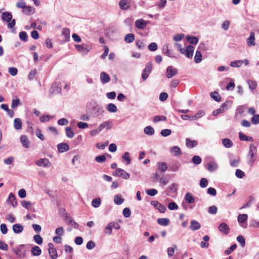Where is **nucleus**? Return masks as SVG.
I'll use <instances>...</instances> for the list:
<instances>
[{"instance_id": "1", "label": "nucleus", "mask_w": 259, "mask_h": 259, "mask_svg": "<svg viewBox=\"0 0 259 259\" xmlns=\"http://www.w3.org/2000/svg\"><path fill=\"white\" fill-rule=\"evenodd\" d=\"M2 19L4 21L9 22L8 24V27L9 28H13L16 24V21L15 19H12V15L10 12H4L2 14Z\"/></svg>"}, {"instance_id": "2", "label": "nucleus", "mask_w": 259, "mask_h": 259, "mask_svg": "<svg viewBox=\"0 0 259 259\" xmlns=\"http://www.w3.org/2000/svg\"><path fill=\"white\" fill-rule=\"evenodd\" d=\"M256 155V148L252 144H250L249 147V151L248 153V157L249 158L248 163L250 165H252L256 160L255 157Z\"/></svg>"}, {"instance_id": "3", "label": "nucleus", "mask_w": 259, "mask_h": 259, "mask_svg": "<svg viewBox=\"0 0 259 259\" xmlns=\"http://www.w3.org/2000/svg\"><path fill=\"white\" fill-rule=\"evenodd\" d=\"M232 105V102L230 101H227L224 103L220 107L215 110L212 112V115L217 116L218 114L223 113L225 111L227 110Z\"/></svg>"}, {"instance_id": "4", "label": "nucleus", "mask_w": 259, "mask_h": 259, "mask_svg": "<svg viewBox=\"0 0 259 259\" xmlns=\"http://www.w3.org/2000/svg\"><path fill=\"white\" fill-rule=\"evenodd\" d=\"M113 175L116 177H121L125 180H127L130 177V175L128 172L120 168H116L113 172Z\"/></svg>"}, {"instance_id": "5", "label": "nucleus", "mask_w": 259, "mask_h": 259, "mask_svg": "<svg viewBox=\"0 0 259 259\" xmlns=\"http://www.w3.org/2000/svg\"><path fill=\"white\" fill-rule=\"evenodd\" d=\"M152 70V63L151 62H148L142 73V77L143 80H145L148 77Z\"/></svg>"}, {"instance_id": "6", "label": "nucleus", "mask_w": 259, "mask_h": 259, "mask_svg": "<svg viewBox=\"0 0 259 259\" xmlns=\"http://www.w3.org/2000/svg\"><path fill=\"white\" fill-rule=\"evenodd\" d=\"M24 245H21L17 248L12 249V251L20 258H23L25 256L26 250L24 248Z\"/></svg>"}, {"instance_id": "7", "label": "nucleus", "mask_w": 259, "mask_h": 259, "mask_svg": "<svg viewBox=\"0 0 259 259\" xmlns=\"http://www.w3.org/2000/svg\"><path fill=\"white\" fill-rule=\"evenodd\" d=\"M194 51V47L189 45L186 49L181 50V53L188 58H191Z\"/></svg>"}, {"instance_id": "8", "label": "nucleus", "mask_w": 259, "mask_h": 259, "mask_svg": "<svg viewBox=\"0 0 259 259\" xmlns=\"http://www.w3.org/2000/svg\"><path fill=\"white\" fill-rule=\"evenodd\" d=\"M61 92V86L60 82H54L50 90V92L52 94H60Z\"/></svg>"}, {"instance_id": "9", "label": "nucleus", "mask_w": 259, "mask_h": 259, "mask_svg": "<svg viewBox=\"0 0 259 259\" xmlns=\"http://www.w3.org/2000/svg\"><path fill=\"white\" fill-rule=\"evenodd\" d=\"M178 73V70L177 68L168 66L166 68L165 76L167 78H171L176 75Z\"/></svg>"}, {"instance_id": "10", "label": "nucleus", "mask_w": 259, "mask_h": 259, "mask_svg": "<svg viewBox=\"0 0 259 259\" xmlns=\"http://www.w3.org/2000/svg\"><path fill=\"white\" fill-rule=\"evenodd\" d=\"M35 164L39 166L44 167H49L51 163L47 158H40L35 162Z\"/></svg>"}, {"instance_id": "11", "label": "nucleus", "mask_w": 259, "mask_h": 259, "mask_svg": "<svg viewBox=\"0 0 259 259\" xmlns=\"http://www.w3.org/2000/svg\"><path fill=\"white\" fill-rule=\"evenodd\" d=\"M151 204L156 209H158L161 213L165 212L166 207L163 204L160 203L158 201L153 200L151 201Z\"/></svg>"}, {"instance_id": "12", "label": "nucleus", "mask_w": 259, "mask_h": 259, "mask_svg": "<svg viewBox=\"0 0 259 259\" xmlns=\"http://www.w3.org/2000/svg\"><path fill=\"white\" fill-rule=\"evenodd\" d=\"M48 250L50 257L52 259H57L58 254L56 249L54 248V245L52 243L48 244Z\"/></svg>"}, {"instance_id": "13", "label": "nucleus", "mask_w": 259, "mask_h": 259, "mask_svg": "<svg viewBox=\"0 0 259 259\" xmlns=\"http://www.w3.org/2000/svg\"><path fill=\"white\" fill-rule=\"evenodd\" d=\"M85 45H75L77 50L81 54H87L91 49L90 47H86Z\"/></svg>"}, {"instance_id": "14", "label": "nucleus", "mask_w": 259, "mask_h": 259, "mask_svg": "<svg viewBox=\"0 0 259 259\" xmlns=\"http://www.w3.org/2000/svg\"><path fill=\"white\" fill-rule=\"evenodd\" d=\"M149 22L143 19H139L135 21V26L139 29H144Z\"/></svg>"}, {"instance_id": "15", "label": "nucleus", "mask_w": 259, "mask_h": 259, "mask_svg": "<svg viewBox=\"0 0 259 259\" xmlns=\"http://www.w3.org/2000/svg\"><path fill=\"white\" fill-rule=\"evenodd\" d=\"M248 218V215L246 214H239L238 216V221L240 224H241L242 227L246 228L247 223L244 225V223L246 222Z\"/></svg>"}, {"instance_id": "16", "label": "nucleus", "mask_w": 259, "mask_h": 259, "mask_svg": "<svg viewBox=\"0 0 259 259\" xmlns=\"http://www.w3.org/2000/svg\"><path fill=\"white\" fill-rule=\"evenodd\" d=\"M112 125L113 124L111 121H107L100 124L98 128H99V131L101 132L104 128H106L107 130L111 129Z\"/></svg>"}, {"instance_id": "17", "label": "nucleus", "mask_w": 259, "mask_h": 259, "mask_svg": "<svg viewBox=\"0 0 259 259\" xmlns=\"http://www.w3.org/2000/svg\"><path fill=\"white\" fill-rule=\"evenodd\" d=\"M219 230L225 235H227L229 233L230 229L226 223H222L220 225L219 227Z\"/></svg>"}, {"instance_id": "18", "label": "nucleus", "mask_w": 259, "mask_h": 259, "mask_svg": "<svg viewBox=\"0 0 259 259\" xmlns=\"http://www.w3.org/2000/svg\"><path fill=\"white\" fill-rule=\"evenodd\" d=\"M66 223L71 226L73 228L77 229L78 227V224L72 219V217L66 215L65 218Z\"/></svg>"}, {"instance_id": "19", "label": "nucleus", "mask_w": 259, "mask_h": 259, "mask_svg": "<svg viewBox=\"0 0 259 259\" xmlns=\"http://www.w3.org/2000/svg\"><path fill=\"white\" fill-rule=\"evenodd\" d=\"M162 53L170 58L175 57L174 53L169 50L167 44H165L163 46L162 48Z\"/></svg>"}, {"instance_id": "20", "label": "nucleus", "mask_w": 259, "mask_h": 259, "mask_svg": "<svg viewBox=\"0 0 259 259\" xmlns=\"http://www.w3.org/2000/svg\"><path fill=\"white\" fill-rule=\"evenodd\" d=\"M100 78L101 80V81L103 83H106L110 81V77L109 75L105 73V72H102L100 73Z\"/></svg>"}, {"instance_id": "21", "label": "nucleus", "mask_w": 259, "mask_h": 259, "mask_svg": "<svg viewBox=\"0 0 259 259\" xmlns=\"http://www.w3.org/2000/svg\"><path fill=\"white\" fill-rule=\"evenodd\" d=\"M7 202L11 204L14 207H15L17 205V202L16 200L15 196L12 193H10Z\"/></svg>"}, {"instance_id": "22", "label": "nucleus", "mask_w": 259, "mask_h": 259, "mask_svg": "<svg viewBox=\"0 0 259 259\" xmlns=\"http://www.w3.org/2000/svg\"><path fill=\"white\" fill-rule=\"evenodd\" d=\"M57 147L59 152L61 153L67 151L69 148L68 144L65 143L59 144Z\"/></svg>"}, {"instance_id": "23", "label": "nucleus", "mask_w": 259, "mask_h": 259, "mask_svg": "<svg viewBox=\"0 0 259 259\" xmlns=\"http://www.w3.org/2000/svg\"><path fill=\"white\" fill-rule=\"evenodd\" d=\"M20 142L22 144L23 146L26 148H28L30 146V142L28 140L27 137L25 135H22L20 137Z\"/></svg>"}, {"instance_id": "24", "label": "nucleus", "mask_w": 259, "mask_h": 259, "mask_svg": "<svg viewBox=\"0 0 259 259\" xmlns=\"http://www.w3.org/2000/svg\"><path fill=\"white\" fill-rule=\"evenodd\" d=\"M247 44L248 46H255V34L253 32H250L249 37L247 39Z\"/></svg>"}, {"instance_id": "25", "label": "nucleus", "mask_w": 259, "mask_h": 259, "mask_svg": "<svg viewBox=\"0 0 259 259\" xmlns=\"http://www.w3.org/2000/svg\"><path fill=\"white\" fill-rule=\"evenodd\" d=\"M201 228L200 224L196 220H192L191 221L190 229L192 231H196Z\"/></svg>"}, {"instance_id": "26", "label": "nucleus", "mask_w": 259, "mask_h": 259, "mask_svg": "<svg viewBox=\"0 0 259 259\" xmlns=\"http://www.w3.org/2000/svg\"><path fill=\"white\" fill-rule=\"evenodd\" d=\"M170 152L175 156H178L181 155V150L177 146H175L170 149Z\"/></svg>"}, {"instance_id": "27", "label": "nucleus", "mask_w": 259, "mask_h": 259, "mask_svg": "<svg viewBox=\"0 0 259 259\" xmlns=\"http://www.w3.org/2000/svg\"><path fill=\"white\" fill-rule=\"evenodd\" d=\"M23 226L21 224H16L13 226V230L15 233H20L23 231Z\"/></svg>"}, {"instance_id": "28", "label": "nucleus", "mask_w": 259, "mask_h": 259, "mask_svg": "<svg viewBox=\"0 0 259 259\" xmlns=\"http://www.w3.org/2000/svg\"><path fill=\"white\" fill-rule=\"evenodd\" d=\"M14 127L17 130H19L22 128V124L20 118H16L14 119Z\"/></svg>"}, {"instance_id": "29", "label": "nucleus", "mask_w": 259, "mask_h": 259, "mask_svg": "<svg viewBox=\"0 0 259 259\" xmlns=\"http://www.w3.org/2000/svg\"><path fill=\"white\" fill-rule=\"evenodd\" d=\"M119 6L122 10H127L130 8V5L127 0H121L119 3Z\"/></svg>"}, {"instance_id": "30", "label": "nucleus", "mask_w": 259, "mask_h": 259, "mask_svg": "<svg viewBox=\"0 0 259 259\" xmlns=\"http://www.w3.org/2000/svg\"><path fill=\"white\" fill-rule=\"evenodd\" d=\"M94 110L95 111V115L96 116L101 115L104 113V110L102 107L96 105L94 107Z\"/></svg>"}, {"instance_id": "31", "label": "nucleus", "mask_w": 259, "mask_h": 259, "mask_svg": "<svg viewBox=\"0 0 259 259\" xmlns=\"http://www.w3.org/2000/svg\"><path fill=\"white\" fill-rule=\"evenodd\" d=\"M115 225L114 223H110L108 224L105 227L104 232L107 235H111L112 232V229Z\"/></svg>"}, {"instance_id": "32", "label": "nucleus", "mask_w": 259, "mask_h": 259, "mask_svg": "<svg viewBox=\"0 0 259 259\" xmlns=\"http://www.w3.org/2000/svg\"><path fill=\"white\" fill-rule=\"evenodd\" d=\"M157 223L161 226H167L169 224V220L168 218H159Z\"/></svg>"}, {"instance_id": "33", "label": "nucleus", "mask_w": 259, "mask_h": 259, "mask_svg": "<svg viewBox=\"0 0 259 259\" xmlns=\"http://www.w3.org/2000/svg\"><path fill=\"white\" fill-rule=\"evenodd\" d=\"M186 144L187 147L193 148L197 145V143L195 140H191L190 139L187 138L186 140Z\"/></svg>"}, {"instance_id": "34", "label": "nucleus", "mask_w": 259, "mask_h": 259, "mask_svg": "<svg viewBox=\"0 0 259 259\" xmlns=\"http://www.w3.org/2000/svg\"><path fill=\"white\" fill-rule=\"evenodd\" d=\"M167 168V166L166 163L161 162L157 163V170L161 172H164Z\"/></svg>"}, {"instance_id": "35", "label": "nucleus", "mask_w": 259, "mask_h": 259, "mask_svg": "<svg viewBox=\"0 0 259 259\" xmlns=\"http://www.w3.org/2000/svg\"><path fill=\"white\" fill-rule=\"evenodd\" d=\"M31 252L34 256H38L40 255L41 250L39 246H34L31 248Z\"/></svg>"}, {"instance_id": "36", "label": "nucleus", "mask_w": 259, "mask_h": 259, "mask_svg": "<svg viewBox=\"0 0 259 259\" xmlns=\"http://www.w3.org/2000/svg\"><path fill=\"white\" fill-rule=\"evenodd\" d=\"M107 110L111 113H115L117 111V107L113 103H109L106 106Z\"/></svg>"}, {"instance_id": "37", "label": "nucleus", "mask_w": 259, "mask_h": 259, "mask_svg": "<svg viewBox=\"0 0 259 259\" xmlns=\"http://www.w3.org/2000/svg\"><path fill=\"white\" fill-rule=\"evenodd\" d=\"M186 39L189 43L193 45L197 44L199 40L197 37L192 36H187Z\"/></svg>"}, {"instance_id": "38", "label": "nucleus", "mask_w": 259, "mask_h": 259, "mask_svg": "<svg viewBox=\"0 0 259 259\" xmlns=\"http://www.w3.org/2000/svg\"><path fill=\"white\" fill-rule=\"evenodd\" d=\"M135 35L133 33L126 34L124 37V41L127 43H131L135 40Z\"/></svg>"}, {"instance_id": "39", "label": "nucleus", "mask_w": 259, "mask_h": 259, "mask_svg": "<svg viewBox=\"0 0 259 259\" xmlns=\"http://www.w3.org/2000/svg\"><path fill=\"white\" fill-rule=\"evenodd\" d=\"M144 132L147 135L152 136L154 134V130L152 126H147L145 127Z\"/></svg>"}, {"instance_id": "40", "label": "nucleus", "mask_w": 259, "mask_h": 259, "mask_svg": "<svg viewBox=\"0 0 259 259\" xmlns=\"http://www.w3.org/2000/svg\"><path fill=\"white\" fill-rule=\"evenodd\" d=\"M124 201V199L122 198L120 195H116L114 197V202L117 205L121 204Z\"/></svg>"}, {"instance_id": "41", "label": "nucleus", "mask_w": 259, "mask_h": 259, "mask_svg": "<svg viewBox=\"0 0 259 259\" xmlns=\"http://www.w3.org/2000/svg\"><path fill=\"white\" fill-rule=\"evenodd\" d=\"M223 145L226 148H230L233 146V143L229 139H223L222 140Z\"/></svg>"}, {"instance_id": "42", "label": "nucleus", "mask_w": 259, "mask_h": 259, "mask_svg": "<svg viewBox=\"0 0 259 259\" xmlns=\"http://www.w3.org/2000/svg\"><path fill=\"white\" fill-rule=\"evenodd\" d=\"M101 204V200L99 198L94 199L92 201V205L95 208L99 207Z\"/></svg>"}, {"instance_id": "43", "label": "nucleus", "mask_w": 259, "mask_h": 259, "mask_svg": "<svg viewBox=\"0 0 259 259\" xmlns=\"http://www.w3.org/2000/svg\"><path fill=\"white\" fill-rule=\"evenodd\" d=\"M66 135L69 138H72L74 136V133L70 127H67L65 128Z\"/></svg>"}, {"instance_id": "44", "label": "nucleus", "mask_w": 259, "mask_h": 259, "mask_svg": "<svg viewBox=\"0 0 259 259\" xmlns=\"http://www.w3.org/2000/svg\"><path fill=\"white\" fill-rule=\"evenodd\" d=\"M202 60V55L199 51H196L194 56V61L196 63H200Z\"/></svg>"}, {"instance_id": "45", "label": "nucleus", "mask_w": 259, "mask_h": 259, "mask_svg": "<svg viewBox=\"0 0 259 259\" xmlns=\"http://www.w3.org/2000/svg\"><path fill=\"white\" fill-rule=\"evenodd\" d=\"M243 62L244 61L243 60H236L231 62L230 65L232 67H239L242 65Z\"/></svg>"}, {"instance_id": "46", "label": "nucleus", "mask_w": 259, "mask_h": 259, "mask_svg": "<svg viewBox=\"0 0 259 259\" xmlns=\"http://www.w3.org/2000/svg\"><path fill=\"white\" fill-rule=\"evenodd\" d=\"M53 117L52 116L44 114L39 117V120L41 122H47L53 118Z\"/></svg>"}, {"instance_id": "47", "label": "nucleus", "mask_w": 259, "mask_h": 259, "mask_svg": "<svg viewBox=\"0 0 259 259\" xmlns=\"http://www.w3.org/2000/svg\"><path fill=\"white\" fill-rule=\"evenodd\" d=\"M185 200L189 203L194 202V199L192 195L190 193H187L185 196Z\"/></svg>"}, {"instance_id": "48", "label": "nucleus", "mask_w": 259, "mask_h": 259, "mask_svg": "<svg viewBox=\"0 0 259 259\" xmlns=\"http://www.w3.org/2000/svg\"><path fill=\"white\" fill-rule=\"evenodd\" d=\"M239 139L241 141H248L252 140V138L251 137H247L241 132L239 133Z\"/></svg>"}, {"instance_id": "49", "label": "nucleus", "mask_w": 259, "mask_h": 259, "mask_svg": "<svg viewBox=\"0 0 259 259\" xmlns=\"http://www.w3.org/2000/svg\"><path fill=\"white\" fill-rule=\"evenodd\" d=\"M201 161V158L199 156H194L192 158V162L195 165H198L200 164Z\"/></svg>"}, {"instance_id": "50", "label": "nucleus", "mask_w": 259, "mask_h": 259, "mask_svg": "<svg viewBox=\"0 0 259 259\" xmlns=\"http://www.w3.org/2000/svg\"><path fill=\"white\" fill-rule=\"evenodd\" d=\"M62 34L65 36L66 40L68 41L70 38L69 30L68 28H63L62 30Z\"/></svg>"}, {"instance_id": "51", "label": "nucleus", "mask_w": 259, "mask_h": 259, "mask_svg": "<svg viewBox=\"0 0 259 259\" xmlns=\"http://www.w3.org/2000/svg\"><path fill=\"white\" fill-rule=\"evenodd\" d=\"M20 39L24 41H26L28 39V35L25 31H21L19 33Z\"/></svg>"}, {"instance_id": "52", "label": "nucleus", "mask_w": 259, "mask_h": 259, "mask_svg": "<svg viewBox=\"0 0 259 259\" xmlns=\"http://www.w3.org/2000/svg\"><path fill=\"white\" fill-rule=\"evenodd\" d=\"M34 241L38 244H41L43 241L42 238L39 235H35L33 237Z\"/></svg>"}, {"instance_id": "53", "label": "nucleus", "mask_w": 259, "mask_h": 259, "mask_svg": "<svg viewBox=\"0 0 259 259\" xmlns=\"http://www.w3.org/2000/svg\"><path fill=\"white\" fill-rule=\"evenodd\" d=\"M106 156L104 155L97 156L95 157V160L99 163H103L106 160Z\"/></svg>"}, {"instance_id": "54", "label": "nucleus", "mask_w": 259, "mask_h": 259, "mask_svg": "<svg viewBox=\"0 0 259 259\" xmlns=\"http://www.w3.org/2000/svg\"><path fill=\"white\" fill-rule=\"evenodd\" d=\"M211 98L217 102H220L221 101V96L217 92L211 93Z\"/></svg>"}, {"instance_id": "55", "label": "nucleus", "mask_w": 259, "mask_h": 259, "mask_svg": "<svg viewBox=\"0 0 259 259\" xmlns=\"http://www.w3.org/2000/svg\"><path fill=\"white\" fill-rule=\"evenodd\" d=\"M168 208L171 210H177L178 209V205L175 202H171L168 204Z\"/></svg>"}, {"instance_id": "56", "label": "nucleus", "mask_w": 259, "mask_h": 259, "mask_svg": "<svg viewBox=\"0 0 259 259\" xmlns=\"http://www.w3.org/2000/svg\"><path fill=\"white\" fill-rule=\"evenodd\" d=\"M122 159L126 161L127 164H129L131 163V158L130 157V153L128 152H126L122 156Z\"/></svg>"}, {"instance_id": "57", "label": "nucleus", "mask_w": 259, "mask_h": 259, "mask_svg": "<svg viewBox=\"0 0 259 259\" xmlns=\"http://www.w3.org/2000/svg\"><path fill=\"white\" fill-rule=\"evenodd\" d=\"M166 117L164 116H155L154 117L153 121L154 122H157L160 121H166Z\"/></svg>"}, {"instance_id": "58", "label": "nucleus", "mask_w": 259, "mask_h": 259, "mask_svg": "<svg viewBox=\"0 0 259 259\" xmlns=\"http://www.w3.org/2000/svg\"><path fill=\"white\" fill-rule=\"evenodd\" d=\"M237 247V245L234 244L231 245L230 248L225 251V254L226 255L230 254L232 251H233Z\"/></svg>"}, {"instance_id": "59", "label": "nucleus", "mask_w": 259, "mask_h": 259, "mask_svg": "<svg viewBox=\"0 0 259 259\" xmlns=\"http://www.w3.org/2000/svg\"><path fill=\"white\" fill-rule=\"evenodd\" d=\"M171 133V131L169 129H164L161 130L160 134L163 137H167L169 136Z\"/></svg>"}, {"instance_id": "60", "label": "nucleus", "mask_w": 259, "mask_h": 259, "mask_svg": "<svg viewBox=\"0 0 259 259\" xmlns=\"http://www.w3.org/2000/svg\"><path fill=\"white\" fill-rule=\"evenodd\" d=\"M235 175L237 178L241 179L245 176V174L242 170L237 169L236 170Z\"/></svg>"}, {"instance_id": "61", "label": "nucleus", "mask_w": 259, "mask_h": 259, "mask_svg": "<svg viewBox=\"0 0 259 259\" xmlns=\"http://www.w3.org/2000/svg\"><path fill=\"white\" fill-rule=\"evenodd\" d=\"M248 84L249 85V89L251 90L255 89L257 86L256 82L253 80H248Z\"/></svg>"}, {"instance_id": "62", "label": "nucleus", "mask_w": 259, "mask_h": 259, "mask_svg": "<svg viewBox=\"0 0 259 259\" xmlns=\"http://www.w3.org/2000/svg\"><path fill=\"white\" fill-rule=\"evenodd\" d=\"M20 101L19 99L17 98L16 99H13L12 102L11 107L13 109H15L17 107L19 104H20Z\"/></svg>"}, {"instance_id": "63", "label": "nucleus", "mask_w": 259, "mask_h": 259, "mask_svg": "<svg viewBox=\"0 0 259 259\" xmlns=\"http://www.w3.org/2000/svg\"><path fill=\"white\" fill-rule=\"evenodd\" d=\"M122 212L123 216L126 218H129L131 215V211L127 207L124 208Z\"/></svg>"}, {"instance_id": "64", "label": "nucleus", "mask_w": 259, "mask_h": 259, "mask_svg": "<svg viewBox=\"0 0 259 259\" xmlns=\"http://www.w3.org/2000/svg\"><path fill=\"white\" fill-rule=\"evenodd\" d=\"M251 122L254 124L259 123V114H254L251 118Z\"/></svg>"}]
</instances>
